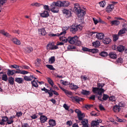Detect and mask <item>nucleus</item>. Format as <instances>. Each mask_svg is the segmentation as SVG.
Instances as JSON below:
<instances>
[{"mask_svg":"<svg viewBox=\"0 0 127 127\" xmlns=\"http://www.w3.org/2000/svg\"><path fill=\"white\" fill-rule=\"evenodd\" d=\"M60 1H58L56 2H53L51 5L50 7V10L52 12L54 13H57L59 12V8L58 7H61L60 6Z\"/></svg>","mask_w":127,"mask_h":127,"instance_id":"f257e3e1","label":"nucleus"},{"mask_svg":"<svg viewBox=\"0 0 127 127\" xmlns=\"http://www.w3.org/2000/svg\"><path fill=\"white\" fill-rule=\"evenodd\" d=\"M82 50L84 52H91L94 54L99 53V50L96 48L90 49L87 47H82Z\"/></svg>","mask_w":127,"mask_h":127,"instance_id":"f03ea898","label":"nucleus"},{"mask_svg":"<svg viewBox=\"0 0 127 127\" xmlns=\"http://www.w3.org/2000/svg\"><path fill=\"white\" fill-rule=\"evenodd\" d=\"M78 38L77 36H75L73 37L69 36L67 38L66 40L68 41V42L70 43L73 44L75 43V42H76L77 39Z\"/></svg>","mask_w":127,"mask_h":127,"instance_id":"7ed1b4c3","label":"nucleus"},{"mask_svg":"<svg viewBox=\"0 0 127 127\" xmlns=\"http://www.w3.org/2000/svg\"><path fill=\"white\" fill-rule=\"evenodd\" d=\"M47 49V50H54L58 48V47L57 46L54 45V43H49L46 46Z\"/></svg>","mask_w":127,"mask_h":127,"instance_id":"20e7f679","label":"nucleus"},{"mask_svg":"<svg viewBox=\"0 0 127 127\" xmlns=\"http://www.w3.org/2000/svg\"><path fill=\"white\" fill-rule=\"evenodd\" d=\"M75 112L77 113L79 121H81L82 120V118L85 117L84 116H83L84 113H82L81 111L79 110L76 109L75 110Z\"/></svg>","mask_w":127,"mask_h":127,"instance_id":"39448f33","label":"nucleus"},{"mask_svg":"<svg viewBox=\"0 0 127 127\" xmlns=\"http://www.w3.org/2000/svg\"><path fill=\"white\" fill-rule=\"evenodd\" d=\"M73 101H74L78 103H79L80 101H82L83 99H84L78 96H71L70 97Z\"/></svg>","mask_w":127,"mask_h":127,"instance_id":"423d86ee","label":"nucleus"},{"mask_svg":"<svg viewBox=\"0 0 127 127\" xmlns=\"http://www.w3.org/2000/svg\"><path fill=\"white\" fill-rule=\"evenodd\" d=\"M77 11L76 12L78 14V16L79 17L83 16L86 13V12L84 10L80 9Z\"/></svg>","mask_w":127,"mask_h":127,"instance_id":"0eeeda50","label":"nucleus"},{"mask_svg":"<svg viewBox=\"0 0 127 127\" xmlns=\"http://www.w3.org/2000/svg\"><path fill=\"white\" fill-rule=\"evenodd\" d=\"M62 12L64 14H65L67 15V18H68L72 16L71 12L69 10L64 9L62 10Z\"/></svg>","mask_w":127,"mask_h":127,"instance_id":"6e6552de","label":"nucleus"},{"mask_svg":"<svg viewBox=\"0 0 127 127\" xmlns=\"http://www.w3.org/2000/svg\"><path fill=\"white\" fill-rule=\"evenodd\" d=\"M114 7L113 4H108L106 9V11L108 13L111 12L112 10L114 9Z\"/></svg>","mask_w":127,"mask_h":127,"instance_id":"1a4fd4ad","label":"nucleus"},{"mask_svg":"<svg viewBox=\"0 0 127 127\" xmlns=\"http://www.w3.org/2000/svg\"><path fill=\"white\" fill-rule=\"evenodd\" d=\"M40 15L41 17L46 18L49 16L50 15L47 11L44 10L40 13Z\"/></svg>","mask_w":127,"mask_h":127,"instance_id":"9d476101","label":"nucleus"},{"mask_svg":"<svg viewBox=\"0 0 127 127\" xmlns=\"http://www.w3.org/2000/svg\"><path fill=\"white\" fill-rule=\"evenodd\" d=\"M1 118H3V120H4V123L7 122V124L8 125L14 122L13 120H9L8 117L6 116H2Z\"/></svg>","mask_w":127,"mask_h":127,"instance_id":"9b49d317","label":"nucleus"},{"mask_svg":"<svg viewBox=\"0 0 127 127\" xmlns=\"http://www.w3.org/2000/svg\"><path fill=\"white\" fill-rule=\"evenodd\" d=\"M70 4V2L66 1H63L60 2V6L61 7H65L68 6Z\"/></svg>","mask_w":127,"mask_h":127,"instance_id":"f8f14e48","label":"nucleus"},{"mask_svg":"<svg viewBox=\"0 0 127 127\" xmlns=\"http://www.w3.org/2000/svg\"><path fill=\"white\" fill-rule=\"evenodd\" d=\"M105 37L104 34L102 32L98 33L96 35V37L98 39L103 40Z\"/></svg>","mask_w":127,"mask_h":127,"instance_id":"ddd939ff","label":"nucleus"},{"mask_svg":"<svg viewBox=\"0 0 127 127\" xmlns=\"http://www.w3.org/2000/svg\"><path fill=\"white\" fill-rule=\"evenodd\" d=\"M70 30L73 33H75L78 30V29L77 28V26L75 25H72L69 28Z\"/></svg>","mask_w":127,"mask_h":127,"instance_id":"4468645a","label":"nucleus"},{"mask_svg":"<svg viewBox=\"0 0 127 127\" xmlns=\"http://www.w3.org/2000/svg\"><path fill=\"white\" fill-rule=\"evenodd\" d=\"M108 56L109 58L113 59H116L117 58V54L115 52H111L109 53Z\"/></svg>","mask_w":127,"mask_h":127,"instance_id":"2eb2a0df","label":"nucleus"},{"mask_svg":"<svg viewBox=\"0 0 127 127\" xmlns=\"http://www.w3.org/2000/svg\"><path fill=\"white\" fill-rule=\"evenodd\" d=\"M111 41V40L108 37H104L102 40L103 42L105 44H108L110 43Z\"/></svg>","mask_w":127,"mask_h":127,"instance_id":"dca6fc26","label":"nucleus"},{"mask_svg":"<svg viewBox=\"0 0 127 127\" xmlns=\"http://www.w3.org/2000/svg\"><path fill=\"white\" fill-rule=\"evenodd\" d=\"M103 88H99L98 87H94L92 88V92L94 94L97 93L98 92H100L102 89Z\"/></svg>","mask_w":127,"mask_h":127,"instance_id":"f3484780","label":"nucleus"},{"mask_svg":"<svg viewBox=\"0 0 127 127\" xmlns=\"http://www.w3.org/2000/svg\"><path fill=\"white\" fill-rule=\"evenodd\" d=\"M63 91L64 92L65 95L67 96L70 98L71 96H73V94L71 92L68 91L65 89Z\"/></svg>","mask_w":127,"mask_h":127,"instance_id":"a211bd4d","label":"nucleus"},{"mask_svg":"<svg viewBox=\"0 0 127 127\" xmlns=\"http://www.w3.org/2000/svg\"><path fill=\"white\" fill-rule=\"evenodd\" d=\"M125 49V47L121 45H119L117 47V50L120 52H122Z\"/></svg>","mask_w":127,"mask_h":127,"instance_id":"6ab92c4d","label":"nucleus"},{"mask_svg":"<svg viewBox=\"0 0 127 127\" xmlns=\"http://www.w3.org/2000/svg\"><path fill=\"white\" fill-rule=\"evenodd\" d=\"M49 125L52 127L55 126L56 125V121L53 119H50L48 122Z\"/></svg>","mask_w":127,"mask_h":127,"instance_id":"aec40b11","label":"nucleus"},{"mask_svg":"<svg viewBox=\"0 0 127 127\" xmlns=\"http://www.w3.org/2000/svg\"><path fill=\"white\" fill-rule=\"evenodd\" d=\"M120 22L118 20H112L110 22V24L112 26L115 25L117 26L120 24Z\"/></svg>","mask_w":127,"mask_h":127,"instance_id":"412c9836","label":"nucleus"},{"mask_svg":"<svg viewBox=\"0 0 127 127\" xmlns=\"http://www.w3.org/2000/svg\"><path fill=\"white\" fill-rule=\"evenodd\" d=\"M40 119L41 123H43L46 121L47 120V118L44 115L41 116Z\"/></svg>","mask_w":127,"mask_h":127,"instance_id":"4be33fe9","label":"nucleus"},{"mask_svg":"<svg viewBox=\"0 0 127 127\" xmlns=\"http://www.w3.org/2000/svg\"><path fill=\"white\" fill-rule=\"evenodd\" d=\"M15 81L19 84H22L23 82L24 79L21 78L16 77Z\"/></svg>","mask_w":127,"mask_h":127,"instance_id":"5701e85b","label":"nucleus"},{"mask_svg":"<svg viewBox=\"0 0 127 127\" xmlns=\"http://www.w3.org/2000/svg\"><path fill=\"white\" fill-rule=\"evenodd\" d=\"M74 7L73 9L74 12H76L77 10H79L80 9V6L78 3L74 4Z\"/></svg>","mask_w":127,"mask_h":127,"instance_id":"b1692460","label":"nucleus"},{"mask_svg":"<svg viewBox=\"0 0 127 127\" xmlns=\"http://www.w3.org/2000/svg\"><path fill=\"white\" fill-rule=\"evenodd\" d=\"M38 31L39 33L42 35H45L46 33L44 29V28L38 29Z\"/></svg>","mask_w":127,"mask_h":127,"instance_id":"393cba45","label":"nucleus"},{"mask_svg":"<svg viewBox=\"0 0 127 127\" xmlns=\"http://www.w3.org/2000/svg\"><path fill=\"white\" fill-rule=\"evenodd\" d=\"M14 79L12 76H10L8 77V83L11 85H13L14 83Z\"/></svg>","mask_w":127,"mask_h":127,"instance_id":"a878e982","label":"nucleus"},{"mask_svg":"<svg viewBox=\"0 0 127 127\" xmlns=\"http://www.w3.org/2000/svg\"><path fill=\"white\" fill-rule=\"evenodd\" d=\"M81 93L83 95H88L90 94L89 91H87L86 90L82 89V91L81 92Z\"/></svg>","mask_w":127,"mask_h":127,"instance_id":"bb28decb","label":"nucleus"},{"mask_svg":"<svg viewBox=\"0 0 127 127\" xmlns=\"http://www.w3.org/2000/svg\"><path fill=\"white\" fill-rule=\"evenodd\" d=\"M120 109L119 106L117 105H115L113 108V110L115 112H117V111L118 112H119Z\"/></svg>","mask_w":127,"mask_h":127,"instance_id":"cd10ccee","label":"nucleus"},{"mask_svg":"<svg viewBox=\"0 0 127 127\" xmlns=\"http://www.w3.org/2000/svg\"><path fill=\"white\" fill-rule=\"evenodd\" d=\"M12 40L14 43L16 44L20 45L21 43L20 41L16 38H13Z\"/></svg>","mask_w":127,"mask_h":127,"instance_id":"c85d7f7f","label":"nucleus"},{"mask_svg":"<svg viewBox=\"0 0 127 127\" xmlns=\"http://www.w3.org/2000/svg\"><path fill=\"white\" fill-rule=\"evenodd\" d=\"M100 42L99 41H96L92 43V46L95 47H98L100 46Z\"/></svg>","mask_w":127,"mask_h":127,"instance_id":"c756f323","label":"nucleus"},{"mask_svg":"<svg viewBox=\"0 0 127 127\" xmlns=\"http://www.w3.org/2000/svg\"><path fill=\"white\" fill-rule=\"evenodd\" d=\"M99 55L103 57H106L108 56V54L106 52L104 51L99 53Z\"/></svg>","mask_w":127,"mask_h":127,"instance_id":"7c9ffc66","label":"nucleus"},{"mask_svg":"<svg viewBox=\"0 0 127 127\" xmlns=\"http://www.w3.org/2000/svg\"><path fill=\"white\" fill-rule=\"evenodd\" d=\"M60 40L64 42V43H66L68 41L67 40V38H66V37L64 36H62L61 37H60L59 38Z\"/></svg>","mask_w":127,"mask_h":127,"instance_id":"2f4dec72","label":"nucleus"},{"mask_svg":"<svg viewBox=\"0 0 127 127\" xmlns=\"http://www.w3.org/2000/svg\"><path fill=\"white\" fill-rule=\"evenodd\" d=\"M33 50V49L32 47H27L25 49V52L27 53H31Z\"/></svg>","mask_w":127,"mask_h":127,"instance_id":"473e14b6","label":"nucleus"},{"mask_svg":"<svg viewBox=\"0 0 127 127\" xmlns=\"http://www.w3.org/2000/svg\"><path fill=\"white\" fill-rule=\"evenodd\" d=\"M55 61V59L54 56H52L49 59V62L50 64H52Z\"/></svg>","mask_w":127,"mask_h":127,"instance_id":"72a5a7b5","label":"nucleus"},{"mask_svg":"<svg viewBox=\"0 0 127 127\" xmlns=\"http://www.w3.org/2000/svg\"><path fill=\"white\" fill-rule=\"evenodd\" d=\"M47 80L51 87H53L54 83L53 81L49 77L47 78Z\"/></svg>","mask_w":127,"mask_h":127,"instance_id":"f704fd0d","label":"nucleus"},{"mask_svg":"<svg viewBox=\"0 0 127 127\" xmlns=\"http://www.w3.org/2000/svg\"><path fill=\"white\" fill-rule=\"evenodd\" d=\"M13 71H14V70H11L9 69H8L7 72V74L9 76L12 75L14 74Z\"/></svg>","mask_w":127,"mask_h":127,"instance_id":"c9c22d12","label":"nucleus"},{"mask_svg":"<svg viewBox=\"0 0 127 127\" xmlns=\"http://www.w3.org/2000/svg\"><path fill=\"white\" fill-rule=\"evenodd\" d=\"M98 125V121H93L91 124V125L92 126H97Z\"/></svg>","mask_w":127,"mask_h":127,"instance_id":"e433bc0d","label":"nucleus"},{"mask_svg":"<svg viewBox=\"0 0 127 127\" xmlns=\"http://www.w3.org/2000/svg\"><path fill=\"white\" fill-rule=\"evenodd\" d=\"M24 80L27 81H31L32 80L31 78V76H24Z\"/></svg>","mask_w":127,"mask_h":127,"instance_id":"4c0bfd02","label":"nucleus"},{"mask_svg":"<svg viewBox=\"0 0 127 127\" xmlns=\"http://www.w3.org/2000/svg\"><path fill=\"white\" fill-rule=\"evenodd\" d=\"M109 96L107 94H103V96L102 98V100H106L109 98Z\"/></svg>","mask_w":127,"mask_h":127,"instance_id":"58836bf2","label":"nucleus"},{"mask_svg":"<svg viewBox=\"0 0 127 127\" xmlns=\"http://www.w3.org/2000/svg\"><path fill=\"white\" fill-rule=\"evenodd\" d=\"M2 80L5 81H7L8 80V77L7 75L6 74H2Z\"/></svg>","mask_w":127,"mask_h":127,"instance_id":"ea45409f","label":"nucleus"},{"mask_svg":"<svg viewBox=\"0 0 127 127\" xmlns=\"http://www.w3.org/2000/svg\"><path fill=\"white\" fill-rule=\"evenodd\" d=\"M125 31L124 30V28H123L122 29L120 30L119 32L118 33V35H120L122 34H124L125 32Z\"/></svg>","mask_w":127,"mask_h":127,"instance_id":"a19ab883","label":"nucleus"},{"mask_svg":"<svg viewBox=\"0 0 127 127\" xmlns=\"http://www.w3.org/2000/svg\"><path fill=\"white\" fill-rule=\"evenodd\" d=\"M76 48V46L71 45H69L67 47V49L68 50H70L72 49H75Z\"/></svg>","mask_w":127,"mask_h":127,"instance_id":"79ce46f5","label":"nucleus"},{"mask_svg":"<svg viewBox=\"0 0 127 127\" xmlns=\"http://www.w3.org/2000/svg\"><path fill=\"white\" fill-rule=\"evenodd\" d=\"M99 3L100 6L102 7H104L106 4V3L104 0L99 2Z\"/></svg>","mask_w":127,"mask_h":127,"instance_id":"37998d69","label":"nucleus"},{"mask_svg":"<svg viewBox=\"0 0 127 127\" xmlns=\"http://www.w3.org/2000/svg\"><path fill=\"white\" fill-rule=\"evenodd\" d=\"M118 34H114L113 36V41L114 42L116 41L118 39L119 36Z\"/></svg>","mask_w":127,"mask_h":127,"instance_id":"c03bdc74","label":"nucleus"},{"mask_svg":"<svg viewBox=\"0 0 127 127\" xmlns=\"http://www.w3.org/2000/svg\"><path fill=\"white\" fill-rule=\"evenodd\" d=\"M60 81L63 85L65 86L68 85L69 84V83L67 81H64L63 80H61Z\"/></svg>","mask_w":127,"mask_h":127,"instance_id":"a18cd8bd","label":"nucleus"},{"mask_svg":"<svg viewBox=\"0 0 127 127\" xmlns=\"http://www.w3.org/2000/svg\"><path fill=\"white\" fill-rule=\"evenodd\" d=\"M81 120L82 121L81 123H82V125H83L82 127H88V124L84 123L85 122V121H83V119Z\"/></svg>","mask_w":127,"mask_h":127,"instance_id":"49530a36","label":"nucleus"},{"mask_svg":"<svg viewBox=\"0 0 127 127\" xmlns=\"http://www.w3.org/2000/svg\"><path fill=\"white\" fill-rule=\"evenodd\" d=\"M105 90H104V89H103L101 90L100 91V92H98L97 93V95H99V96L101 97L102 96V93H104L105 91Z\"/></svg>","mask_w":127,"mask_h":127,"instance_id":"de8ad7c7","label":"nucleus"},{"mask_svg":"<svg viewBox=\"0 0 127 127\" xmlns=\"http://www.w3.org/2000/svg\"><path fill=\"white\" fill-rule=\"evenodd\" d=\"M31 5L32 6H35L37 7H39L41 6V5H43V4L36 2L32 3Z\"/></svg>","mask_w":127,"mask_h":127,"instance_id":"09e8293b","label":"nucleus"},{"mask_svg":"<svg viewBox=\"0 0 127 127\" xmlns=\"http://www.w3.org/2000/svg\"><path fill=\"white\" fill-rule=\"evenodd\" d=\"M46 67L50 70H54L55 68H54L53 66L50 64H47L46 65Z\"/></svg>","mask_w":127,"mask_h":127,"instance_id":"8fccbe9b","label":"nucleus"},{"mask_svg":"<svg viewBox=\"0 0 127 127\" xmlns=\"http://www.w3.org/2000/svg\"><path fill=\"white\" fill-rule=\"evenodd\" d=\"M116 61L118 63H121L122 64L123 63V59L121 57H119L118 58Z\"/></svg>","mask_w":127,"mask_h":127,"instance_id":"3c124183","label":"nucleus"},{"mask_svg":"<svg viewBox=\"0 0 127 127\" xmlns=\"http://www.w3.org/2000/svg\"><path fill=\"white\" fill-rule=\"evenodd\" d=\"M115 97L114 96H111L109 98V100L110 101L113 102L116 101Z\"/></svg>","mask_w":127,"mask_h":127,"instance_id":"603ef678","label":"nucleus"},{"mask_svg":"<svg viewBox=\"0 0 127 127\" xmlns=\"http://www.w3.org/2000/svg\"><path fill=\"white\" fill-rule=\"evenodd\" d=\"M76 45L77 46H80L81 45V41L78 40V38L77 39L76 42H75V43Z\"/></svg>","mask_w":127,"mask_h":127,"instance_id":"864d4df0","label":"nucleus"},{"mask_svg":"<svg viewBox=\"0 0 127 127\" xmlns=\"http://www.w3.org/2000/svg\"><path fill=\"white\" fill-rule=\"evenodd\" d=\"M22 113L21 111L19 112H16V115L15 116H16L19 117L20 116H22Z\"/></svg>","mask_w":127,"mask_h":127,"instance_id":"5fc2aeb1","label":"nucleus"},{"mask_svg":"<svg viewBox=\"0 0 127 127\" xmlns=\"http://www.w3.org/2000/svg\"><path fill=\"white\" fill-rule=\"evenodd\" d=\"M93 20L94 22V23L95 25H96L99 22V20H98L97 19L95 18H93Z\"/></svg>","mask_w":127,"mask_h":127,"instance_id":"6e6d98bb","label":"nucleus"},{"mask_svg":"<svg viewBox=\"0 0 127 127\" xmlns=\"http://www.w3.org/2000/svg\"><path fill=\"white\" fill-rule=\"evenodd\" d=\"M41 90L42 91H44L46 93H48V92H49V90H48L45 87H44L43 88L41 89Z\"/></svg>","mask_w":127,"mask_h":127,"instance_id":"4d7b16f0","label":"nucleus"},{"mask_svg":"<svg viewBox=\"0 0 127 127\" xmlns=\"http://www.w3.org/2000/svg\"><path fill=\"white\" fill-rule=\"evenodd\" d=\"M99 22L105 25H106L107 24L106 22L102 20L100 18H99Z\"/></svg>","mask_w":127,"mask_h":127,"instance_id":"13d9d810","label":"nucleus"},{"mask_svg":"<svg viewBox=\"0 0 127 127\" xmlns=\"http://www.w3.org/2000/svg\"><path fill=\"white\" fill-rule=\"evenodd\" d=\"M125 103L122 101L120 102L119 104V107H124L125 106Z\"/></svg>","mask_w":127,"mask_h":127,"instance_id":"bf43d9fd","label":"nucleus"},{"mask_svg":"<svg viewBox=\"0 0 127 127\" xmlns=\"http://www.w3.org/2000/svg\"><path fill=\"white\" fill-rule=\"evenodd\" d=\"M73 87L71 88V89L73 90H76L79 88V87L77 86L74 84L73 85Z\"/></svg>","mask_w":127,"mask_h":127,"instance_id":"052dcab7","label":"nucleus"},{"mask_svg":"<svg viewBox=\"0 0 127 127\" xmlns=\"http://www.w3.org/2000/svg\"><path fill=\"white\" fill-rule=\"evenodd\" d=\"M93 104L86 105L85 106V107L86 109L88 107L89 108H91L93 107Z\"/></svg>","mask_w":127,"mask_h":127,"instance_id":"680f3d73","label":"nucleus"},{"mask_svg":"<svg viewBox=\"0 0 127 127\" xmlns=\"http://www.w3.org/2000/svg\"><path fill=\"white\" fill-rule=\"evenodd\" d=\"M29 73V72L28 71H26L24 70H23L22 71H21L20 74H27Z\"/></svg>","mask_w":127,"mask_h":127,"instance_id":"e2e57ef3","label":"nucleus"},{"mask_svg":"<svg viewBox=\"0 0 127 127\" xmlns=\"http://www.w3.org/2000/svg\"><path fill=\"white\" fill-rule=\"evenodd\" d=\"M63 107L66 110H68L69 106H68L65 103L63 105Z\"/></svg>","mask_w":127,"mask_h":127,"instance_id":"0e129e2a","label":"nucleus"},{"mask_svg":"<svg viewBox=\"0 0 127 127\" xmlns=\"http://www.w3.org/2000/svg\"><path fill=\"white\" fill-rule=\"evenodd\" d=\"M66 33V31L65 30L64 31H63L61 32L59 34L60 37H61V35H62V36H64L65 34Z\"/></svg>","mask_w":127,"mask_h":127,"instance_id":"69168bd1","label":"nucleus"},{"mask_svg":"<svg viewBox=\"0 0 127 127\" xmlns=\"http://www.w3.org/2000/svg\"><path fill=\"white\" fill-rule=\"evenodd\" d=\"M6 1V0H0V6L3 5Z\"/></svg>","mask_w":127,"mask_h":127,"instance_id":"338daca9","label":"nucleus"},{"mask_svg":"<svg viewBox=\"0 0 127 127\" xmlns=\"http://www.w3.org/2000/svg\"><path fill=\"white\" fill-rule=\"evenodd\" d=\"M123 27H124V29L125 31H127V24L124 23L123 24Z\"/></svg>","mask_w":127,"mask_h":127,"instance_id":"774afa93","label":"nucleus"}]
</instances>
